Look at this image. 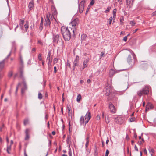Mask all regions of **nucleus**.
I'll return each instance as SVG.
<instances>
[{
    "label": "nucleus",
    "instance_id": "1",
    "mask_svg": "<svg viewBox=\"0 0 156 156\" xmlns=\"http://www.w3.org/2000/svg\"><path fill=\"white\" fill-rule=\"evenodd\" d=\"M61 32L64 40L66 41H69L71 38L70 30L68 27H62L61 28Z\"/></svg>",
    "mask_w": 156,
    "mask_h": 156
},
{
    "label": "nucleus",
    "instance_id": "2",
    "mask_svg": "<svg viewBox=\"0 0 156 156\" xmlns=\"http://www.w3.org/2000/svg\"><path fill=\"white\" fill-rule=\"evenodd\" d=\"M91 117L90 113L87 112L85 116H82L80 119V123L81 125L85 124L84 126L87 124Z\"/></svg>",
    "mask_w": 156,
    "mask_h": 156
},
{
    "label": "nucleus",
    "instance_id": "3",
    "mask_svg": "<svg viewBox=\"0 0 156 156\" xmlns=\"http://www.w3.org/2000/svg\"><path fill=\"white\" fill-rule=\"evenodd\" d=\"M79 21L78 19L76 18L74 19L70 23V24L73 27V29L71 28V30L73 32V34L74 36L75 33H76L77 27L79 24Z\"/></svg>",
    "mask_w": 156,
    "mask_h": 156
},
{
    "label": "nucleus",
    "instance_id": "4",
    "mask_svg": "<svg viewBox=\"0 0 156 156\" xmlns=\"http://www.w3.org/2000/svg\"><path fill=\"white\" fill-rule=\"evenodd\" d=\"M20 77L22 79V83L23 86V87L21 89V93L22 94H23L25 90L27 89V87L25 79L23 76V72L22 70L20 71Z\"/></svg>",
    "mask_w": 156,
    "mask_h": 156
},
{
    "label": "nucleus",
    "instance_id": "5",
    "mask_svg": "<svg viewBox=\"0 0 156 156\" xmlns=\"http://www.w3.org/2000/svg\"><path fill=\"white\" fill-rule=\"evenodd\" d=\"M149 87L145 86L142 90L137 92V94L140 97H141L142 94H147L149 92Z\"/></svg>",
    "mask_w": 156,
    "mask_h": 156
},
{
    "label": "nucleus",
    "instance_id": "6",
    "mask_svg": "<svg viewBox=\"0 0 156 156\" xmlns=\"http://www.w3.org/2000/svg\"><path fill=\"white\" fill-rule=\"evenodd\" d=\"M53 16L51 15L50 14L49 15H47L46 16V18L45 19V26H50L51 24V20H52Z\"/></svg>",
    "mask_w": 156,
    "mask_h": 156
},
{
    "label": "nucleus",
    "instance_id": "7",
    "mask_svg": "<svg viewBox=\"0 0 156 156\" xmlns=\"http://www.w3.org/2000/svg\"><path fill=\"white\" fill-rule=\"evenodd\" d=\"M113 118L114 119L115 122L117 123L121 124L123 122V120L122 118L121 117L118 116L117 115H114Z\"/></svg>",
    "mask_w": 156,
    "mask_h": 156
},
{
    "label": "nucleus",
    "instance_id": "8",
    "mask_svg": "<svg viewBox=\"0 0 156 156\" xmlns=\"http://www.w3.org/2000/svg\"><path fill=\"white\" fill-rule=\"evenodd\" d=\"M53 42L55 43H58L60 42L61 39L60 38L59 35L58 34L56 35H53Z\"/></svg>",
    "mask_w": 156,
    "mask_h": 156
},
{
    "label": "nucleus",
    "instance_id": "9",
    "mask_svg": "<svg viewBox=\"0 0 156 156\" xmlns=\"http://www.w3.org/2000/svg\"><path fill=\"white\" fill-rule=\"evenodd\" d=\"M109 107L111 112L112 113H115L116 111V108L112 103H109Z\"/></svg>",
    "mask_w": 156,
    "mask_h": 156
},
{
    "label": "nucleus",
    "instance_id": "10",
    "mask_svg": "<svg viewBox=\"0 0 156 156\" xmlns=\"http://www.w3.org/2000/svg\"><path fill=\"white\" fill-rule=\"evenodd\" d=\"M84 2L83 1H82L79 4L78 8L79 10V12L80 13H82L83 11L84 8Z\"/></svg>",
    "mask_w": 156,
    "mask_h": 156
},
{
    "label": "nucleus",
    "instance_id": "11",
    "mask_svg": "<svg viewBox=\"0 0 156 156\" xmlns=\"http://www.w3.org/2000/svg\"><path fill=\"white\" fill-rule=\"evenodd\" d=\"M104 91L105 92V94L106 96H108L110 93V86L109 85L106 86L105 88Z\"/></svg>",
    "mask_w": 156,
    "mask_h": 156
},
{
    "label": "nucleus",
    "instance_id": "12",
    "mask_svg": "<svg viewBox=\"0 0 156 156\" xmlns=\"http://www.w3.org/2000/svg\"><path fill=\"white\" fill-rule=\"evenodd\" d=\"M79 60V57L78 55H76L75 60H74L73 64V67H74L78 65V63Z\"/></svg>",
    "mask_w": 156,
    "mask_h": 156
},
{
    "label": "nucleus",
    "instance_id": "13",
    "mask_svg": "<svg viewBox=\"0 0 156 156\" xmlns=\"http://www.w3.org/2000/svg\"><path fill=\"white\" fill-rule=\"evenodd\" d=\"M153 108V106L152 104L150 103H148L147 104L146 106V111H147L150 109H152Z\"/></svg>",
    "mask_w": 156,
    "mask_h": 156
},
{
    "label": "nucleus",
    "instance_id": "14",
    "mask_svg": "<svg viewBox=\"0 0 156 156\" xmlns=\"http://www.w3.org/2000/svg\"><path fill=\"white\" fill-rule=\"evenodd\" d=\"M134 0H126V5L128 7L130 8L133 5Z\"/></svg>",
    "mask_w": 156,
    "mask_h": 156
},
{
    "label": "nucleus",
    "instance_id": "15",
    "mask_svg": "<svg viewBox=\"0 0 156 156\" xmlns=\"http://www.w3.org/2000/svg\"><path fill=\"white\" fill-rule=\"evenodd\" d=\"M7 58H5L3 61H1L0 62V72L3 70V69L4 66H5V59Z\"/></svg>",
    "mask_w": 156,
    "mask_h": 156
},
{
    "label": "nucleus",
    "instance_id": "16",
    "mask_svg": "<svg viewBox=\"0 0 156 156\" xmlns=\"http://www.w3.org/2000/svg\"><path fill=\"white\" fill-rule=\"evenodd\" d=\"M51 53L50 51H49L48 55L47 56V60H48V66H50L51 65V63L52 62V59L50 60V57L51 56Z\"/></svg>",
    "mask_w": 156,
    "mask_h": 156
},
{
    "label": "nucleus",
    "instance_id": "17",
    "mask_svg": "<svg viewBox=\"0 0 156 156\" xmlns=\"http://www.w3.org/2000/svg\"><path fill=\"white\" fill-rule=\"evenodd\" d=\"M89 58L86 59L83 62V68L81 70H83L84 69L87 67V63L89 61Z\"/></svg>",
    "mask_w": 156,
    "mask_h": 156
},
{
    "label": "nucleus",
    "instance_id": "18",
    "mask_svg": "<svg viewBox=\"0 0 156 156\" xmlns=\"http://www.w3.org/2000/svg\"><path fill=\"white\" fill-rule=\"evenodd\" d=\"M33 6H34V1H33V0H32L29 4L28 7H29V9L30 10H31L32 9Z\"/></svg>",
    "mask_w": 156,
    "mask_h": 156
},
{
    "label": "nucleus",
    "instance_id": "19",
    "mask_svg": "<svg viewBox=\"0 0 156 156\" xmlns=\"http://www.w3.org/2000/svg\"><path fill=\"white\" fill-rule=\"evenodd\" d=\"M115 73V71L114 70L112 69L110 70L109 73V76L110 77H111Z\"/></svg>",
    "mask_w": 156,
    "mask_h": 156
},
{
    "label": "nucleus",
    "instance_id": "20",
    "mask_svg": "<svg viewBox=\"0 0 156 156\" xmlns=\"http://www.w3.org/2000/svg\"><path fill=\"white\" fill-rule=\"evenodd\" d=\"M43 18H41V22L40 24V25L39 27V30L41 31L43 29Z\"/></svg>",
    "mask_w": 156,
    "mask_h": 156
},
{
    "label": "nucleus",
    "instance_id": "21",
    "mask_svg": "<svg viewBox=\"0 0 156 156\" xmlns=\"http://www.w3.org/2000/svg\"><path fill=\"white\" fill-rule=\"evenodd\" d=\"M87 37V35L86 34H84L81 35V41L82 42L83 41L85 40Z\"/></svg>",
    "mask_w": 156,
    "mask_h": 156
},
{
    "label": "nucleus",
    "instance_id": "22",
    "mask_svg": "<svg viewBox=\"0 0 156 156\" xmlns=\"http://www.w3.org/2000/svg\"><path fill=\"white\" fill-rule=\"evenodd\" d=\"M127 62L129 64H131L132 62V59L130 54H129V56L128 57Z\"/></svg>",
    "mask_w": 156,
    "mask_h": 156
},
{
    "label": "nucleus",
    "instance_id": "23",
    "mask_svg": "<svg viewBox=\"0 0 156 156\" xmlns=\"http://www.w3.org/2000/svg\"><path fill=\"white\" fill-rule=\"evenodd\" d=\"M68 115L69 117H71V119H72V113L71 112V109L70 108H69V107H68Z\"/></svg>",
    "mask_w": 156,
    "mask_h": 156
},
{
    "label": "nucleus",
    "instance_id": "24",
    "mask_svg": "<svg viewBox=\"0 0 156 156\" xmlns=\"http://www.w3.org/2000/svg\"><path fill=\"white\" fill-rule=\"evenodd\" d=\"M89 136H87V138H86V144H85V147H86V148H87L88 146V144H89Z\"/></svg>",
    "mask_w": 156,
    "mask_h": 156
},
{
    "label": "nucleus",
    "instance_id": "25",
    "mask_svg": "<svg viewBox=\"0 0 156 156\" xmlns=\"http://www.w3.org/2000/svg\"><path fill=\"white\" fill-rule=\"evenodd\" d=\"M24 24V20L23 19H22L20 20V26L21 28L23 27Z\"/></svg>",
    "mask_w": 156,
    "mask_h": 156
},
{
    "label": "nucleus",
    "instance_id": "26",
    "mask_svg": "<svg viewBox=\"0 0 156 156\" xmlns=\"http://www.w3.org/2000/svg\"><path fill=\"white\" fill-rule=\"evenodd\" d=\"M81 99V97L80 94H79L77 95L76 100L77 102H80Z\"/></svg>",
    "mask_w": 156,
    "mask_h": 156
},
{
    "label": "nucleus",
    "instance_id": "27",
    "mask_svg": "<svg viewBox=\"0 0 156 156\" xmlns=\"http://www.w3.org/2000/svg\"><path fill=\"white\" fill-rule=\"evenodd\" d=\"M11 145H7V151L8 153L10 154V152H9V151L11 150Z\"/></svg>",
    "mask_w": 156,
    "mask_h": 156
},
{
    "label": "nucleus",
    "instance_id": "28",
    "mask_svg": "<svg viewBox=\"0 0 156 156\" xmlns=\"http://www.w3.org/2000/svg\"><path fill=\"white\" fill-rule=\"evenodd\" d=\"M51 9L52 11L54 12V14L57 13L56 9L54 6H52L51 7Z\"/></svg>",
    "mask_w": 156,
    "mask_h": 156
},
{
    "label": "nucleus",
    "instance_id": "29",
    "mask_svg": "<svg viewBox=\"0 0 156 156\" xmlns=\"http://www.w3.org/2000/svg\"><path fill=\"white\" fill-rule=\"evenodd\" d=\"M149 151L151 156H153V154L154 152V150L152 148L151 150H149Z\"/></svg>",
    "mask_w": 156,
    "mask_h": 156
},
{
    "label": "nucleus",
    "instance_id": "30",
    "mask_svg": "<svg viewBox=\"0 0 156 156\" xmlns=\"http://www.w3.org/2000/svg\"><path fill=\"white\" fill-rule=\"evenodd\" d=\"M29 120L28 119H24V125H26L28 123Z\"/></svg>",
    "mask_w": 156,
    "mask_h": 156
},
{
    "label": "nucleus",
    "instance_id": "31",
    "mask_svg": "<svg viewBox=\"0 0 156 156\" xmlns=\"http://www.w3.org/2000/svg\"><path fill=\"white\" fill-rule=\"evenodd\" d=\"M42 98V95L40 92H39L38 94V98L39 99H41Z\"/></svg>",
    "mask_w": 156,
    "mask_h": 156
},
{
    "label": "nucleus",
    "instance_id": "32",
    "mask_svg": "<svg viewBox=\"0 0 156 156\" xmlns=\"http://www.w3.org/2000/svg\"><path fill=\"white\" fill-rule=\"evenodd\" d=\"M24 27L26 30L28 28V21H26V23L24 25Z\"/></svg>",
    "mask_w": 156,
    "mask_h": 156
},
{
    "label": "nucleus",
    "instance_id": "33",
    "mask_svg": "<svg viewBox=\"0 0 156 156\" xmlns=\"http://www.w3.org/2000/svg\"><path fill=\"white\" fill-rule=\"evenodd\" d=\"M12 48L13 49H16V44L15 42H12Z\"/></svg>",
    "mask_w": 156,
    "mask_h": 156
},
{
    "label": "nucleus",
    "instance_id": "34",
    "mask_svg": "<svg viewBox=\"0 0 156 156\" xmlns=\"http://www.w3.org/2000/svg\"><path fill=\"white\" fill-rule=\"evenodd\" d=\"M58 58H55L54 59L53 61V63L54 64H55V63H56L58 62Z\"/></svg>",
    "mask_w": 156,
    "mask_h": 156
},
{
    "label": "nucleus",
    "instance_id": "35",
    "mask_svg": "<svg viewBox=\"0 0 156 156\" xmlns=\"http://www.w3.org/2000/svg\"><path fill=\"white\" fill-rule=\"evenodd\" d=\"M13 74V72L12 71H10L8 73V76L9 77H11L12 76Z\"/></svg>",
    "mask_w": 156,
    "mask_h": 156
},
{
    "label": "nucleus",
    "instance_id": "36",
    "mask_svg": "<svg viewBox=\"0 0 156 156\" xmlns=\"http://www.w3.org/2000/svg\"><path fill=\"white\" fill-rule=\"evenodd\" d=\"M20 85H21V83H18V85L16 87V93H17V92L19 87L20 86Z\"/></svg>",
    "mask_w": 156,
    "mask_h": 156
},
{
    "label": "nucleus",
    "instance_id": "37",
    "mask_svg": "<svg viewBox=\"0 0 156 156\" xmlns=\"http://www.w3.org/2000/svg\"><path fill=\"white\" fill-rule=\"evenodd\" d=\"M129 23L131 24V25L133 26L135 24V22L133 21H130V22Z\"/></svg>",
    "mask_w": 156,
    "mask_h": 156
},
{
    "label": "nucleus",
    "instance_id": "38",
    "mask_svg": "<svg viewBox=\"0 0 156 156\" xmlns=\"http://www.w3.org/2000/svg\"><path fill=\"white\" fill-rule=\"evenodd\" d=\"M135 118H131L129 119V120L131 122H133L135 120Z\"/></svg>",
    "mask_w": 156,
    "mask_h": 156
},
{
    "label": "nucleus",
    "instance_id": "39",
    "mask_svg": "<svg viewBox=\"0 0 156 156\" xmlns=\"http://www.w3.org/2000/svg\"><path fill=\"white\" fill-rule=\"evenodd\" d=\"M110 9V7H108L107 9L105 11V13H107L109 12Z\"/></svg>",
    "mask_w": 156,
    "mask_h": 156
},
{
    "label": "nucleus",
    "instance_id": "40",
    "mask_svg": "<svg viewBox=\"0 0 156 156\" xmlns=\"http://www.w3.org/2000/svg\"><path fill=\"white\" fill-rule=\"evenodd\" d=\"M94 2H94V0H91V1L90 2V5H91V6L93 5H94Z\"/></svg>",
    "mask_w": 156,
    "mask_h": 156
},
{
    "label": "nucleus",
    "instance_id": "41",
    "mask_svg": "<svg viewBox=\"0 0 156 156\" xmlns=\"http://www.w3.org/2000/svg\"><path fill=\"white\" fill-rule=\"evenodd\" d=\"M38 58L40 61L42 60L41 55V54H39L38 57Z\"/></svg>",
    "mask_w": 156,
    "mask_h": 156
},
{
    "label": "nucleus",
    "instance_id": "42",
    "mask_svg": "<svg viewBox=\"0 0 156 156\" xmlns=\"http://www.w3.org/2000/svg\"><path fill=\"white\" fill-rule=\"evenodd\" d=\"M112 19V17H111L109 19L108 21H109V24L110 25L111 23Z\"/></svg>",
    "mask_w": 156,
    "mask_h": 156
},
{
    "label": "nucleus",
    "instance_id": "43",
    "mask_svg": "<svg viewBox=\"0 0 156 156\" xmlns=\"http://www.w3.org/2000/svg\"><path fill=\"white\" fill-rule=\"evenodd\" d=\"M109 153V151L108 149H107L106 151L105 156H108Z\"/></svg>",
    "mask_w": 156,
    "mask_h": 156
},
{
    "label": "nucleus",
    "instance_id": "44",
    "mask_svg": "<svg viewBox=\"0 0 156 156\" xmlns=\"http://www.w3.org/2000/svg\"><path fill=\"white\" fill-rule=\"evenodd\" d=\"M29 132V129H26L25 130V132L26 134H28Z\"/></svg>",
    "mask_w": 156,
    "mask_h": 156
},
{
    "label": "nucleus",
    "instance_id": "45",
    "mask_svg": "<svg viewBox=\"0 0 156 156\" xmlns=\"http://www.w3.org/2000/svg\"><path fill=\"white\" fill-rule=\"evenodd\" d=\"M29 134H26V136L25 138V140H27L29 139Z\"/></svg>",
    "mask_w": 156,
    "mask_h": 156
},
{
    "label": "nucleus",
    "instance_id": "46",
    "mask_svg": "<svg viewBox=\"0 0 156 156\" xmlns=\"http://www.w3.org/2000/svg\"><path fill=\"white\" fill-rule=\"evenodd\" d=\"M69 156H72L71 151L70 148L69 149Z\"/></svg>",
    "mask_w": 156,
    "mask_h": 156
},
{
    "label": "nucleus",
    "instance_id": "47",
    "mask_svg": "<svg viewBox=\"0 0 156 156\" xmlns=\"http://www.w3.org/2000/svg\"><path fill=\"white\" fill-rule=\"evenodd\" d=\"M127 39V36H125L123 39V40L125 42L126 41Z\"/></svg>",
    "mask_w": 156,
    "mask_h": 156
},
{
    "label": "nucleus",
    "instance_id": "48",
    "mask_svg": "<svg viewBox=\"0 0 156 156\" xmlns=\"http://www.w3.org/2000/svg\"><path fill=\"white\" fill-rule=\"evenodd\" d=\"M115 17H116V15H115V14H113V17L112 18L113 19V22H114V20L115 19Z\"/></svg>",
    "mask_w": 156,
    "mask_h": 156
},
{
    "label": "nucleus",
    "instance_id": "49",
    "mask_svg": "<svg viewBox=\"0 0 156 156\" xmlns=\"http://www.w3.org/2000/svg\"><path fill=\"white\" fill-rule=\"evenodd\" d=\"M116 9H113V14H115V15H116Z\"/></svg>",
    "mask_w": 156,
    "mask_h": 156
},
{
    "label": "nucleus",
    "instance_id": "50",
    "mask_svg": "<svg viewBox=\"0 0 156 156\" xmlns=\"http://www.w3.org/2000/svg\"><path fill=\"white\" fill-rule=\"evenodd\" d=\"M109 122V120L108 118H107V119H106L105 122L107 123H108Z\"/></svg>",
    "mask_w": 156,
    "mask_h": 156
},
{
    "label": "nucleus",
    "instance_id": "51",
    "mask_svg": "<svg viewBox=\"0 0 156 156\" xmlns=\"http://www.w3.org/2000/svg\"><path fill=\"white\" fill-rule=\"evenodd\" d=\"M124 20V17L123 16L121 17L120 20V21H123Z\"/></svg>",
    "mask_w": 156,
    "mask_h": 156
},
{
    "label": "nucleus",
    "instance_id": "52",
    "mask_svg": "<svg viewBox=\"0 0 156 156\" xmlns=\"http://www.w3.org/2000/svg\"><path fill=\"white\" fill-rule=\"evenodd\" d=\"M128 52L130 53H131V55H133V52L131 50H128Z\"/></svg>",
    "mask_w": 156,
    "mask_h": 156
},
{
    "label": "nucleus",
    "instance_id": "53",
    "mask_svg": "<svg viewBox=\"0 0 156 156\" xmlns=\"http://www.w3.org/2000/svg\"><path fill=\"white\" fill-rule=\"evenodd\" d=\"M54 71L55 73L57 72L56 67V66H55L54 67Z\"/></svg>",
    "mask_w": 156,
    "mask_h": 156
},
{
    "label": "nucleus",
    "instance_id": "54",
    "mask_svg": "<svg viewBox=\"0 0 156 156\" xmlns=\"http://www.w3.org/2000/svg\"><path fill=\"white\" fill-rule=\"evenodd\" d=\"M138 30H139L138 29H136L133 30V33H136Z\"/></svg>",
    "mask_w": 156,
    "mask_h": 156
},
{
    "label": "nucleus",
    "instance_id": "55",
    "mask_svg": "<svg viewBox=\"0 0 156 156\" xmlns=\"http://www.w3.org/2000/svg\"><path fill=\"white\" fill-rule=\"evenodd\" d=\"M134 148H135V150H136L137 151H138V149L137 148V147H136V145H135V146Z\"/></svg>",
    "mask_w": 156,
    "mask_h": 156
},
{
    "label": "nucleus",
    "instance_id": "56",
    "mask_svg": "<svg viewBox=\"0 0 156 156\" xmlns=\"http://www.w3.org/2000/svg\"><path fill=\"white\" fill-rule=\"evenodd\" d=\"M104 55V53L103 52H102L101 53V57L103 56Z\"/></svg>",
    "mask_w": 156,
    "mask_h": 156
},
{
    "label": "nucleus",
    "instance_id": "57",
    "mask_svg": "<svg viewBox=\"0 0 156 156\" xmlns=\"http://www.w3.org/2000/svg\"><path fill=\"white\" fill-rule=\"evenodd\" d=\"M6 140L7 142V144H8V143L9 142V138H8V136H6Z\"/></svg>",
    "mask_w": 156,
    "mask_h": 156
},
{
    "label": "nucleus",
    "instance_id": "58",
    "mask_svg": "<svg viewBox=\"0 0 156 156\" xmlns=\"http://www.w3.org/2000/svg\"><path fill=\"white\" fill-rule=\"evenodd\" d=\"M91 82V80L90 79H88L87 80V83H90Z\"/></svg>",
    "mask_w": 156,
    "mask_h": 156
},
{
    "label": "nucleus",
    "instance_id": "59",
    "mask_svg": "<svg viewBox=\"0 0 156 156\" xmlns=\"http://www.w3.org/2000/svg\"><path fill=\"white\" fill-rule=\"evenodd\" d=\"M144 152L146 154H147V150H146V149H144Z\"/></svg>",
    "mask_w": 156,
    "mask_h": 156
},
{
    "label": "nucleus",
    "instance_id": "60",
    "mask_svg": "<svg viewBox=\"0 0 156 156\" xmlns=\"http://www.w3.org/2000/svg\"><path fill=\"white\" fill-rule=\"evenodd\" d=\"M97 119L98 120H99L100 119V116L98 115H97Z\"/></svg>",
    "mask_w": 156,
    "mask_h": 156
},
{
    "label": "nucleus",
    "instance_id": "61",
    "mask_svg": "<svg viewBox=\"0 0 156 156\" xmlns=\"http://www.w3.org/2000/svg\"><path fill=\"white\" fill-rule=\"evenodd\" d=\"M153 16L156 15V11L153 12L152 13Z\"/></svg>",
    "mask_w": 156,
    "mask_h": 156
},
{
    "label": "nucleus",
    "instance_id": "62",
    "mask_svg": "<svg viewBox=\"0 0 156 156\" xmlns=\"http://www.w3.org/2000/svg\"><path fill=\"white\" fill-rule=\"evenodd\" d=\"M52 134L53 135H55V131H52Z\"/></svg>",
    "mask_w": 156,
    "mask_h": 156
},
{
    "label": "nucleus",
    "instance_id": "63",
    "mask_svg": "<svg viewBox=\"0 0 156 156\" xmlns=\"http://www.w3.org/2000/svg\"><path fill=\"white\" fill-rule=\"evenodd\" d=\"M120 24L122 25H123L124 24V23L123 21H120Z\"/></svg>",
    "mask_w": 156,
    "mask_h": 156
},
{
    "label": "nucleus",
    "instance_id": "64",
    "mask_svg": "<svg viewBox=\"0 0 156 156\" xmlns=\"http://www.w3.org/2000/svg\"><path fill=\"white\" fill-rule=\"evenodd\" d=\"M89 8H87V9L86 11V14H87V12H88L89 10Z\"/></svg>",
    "mask_w": 156,
    "mask_h": 156
}]
</instances>
